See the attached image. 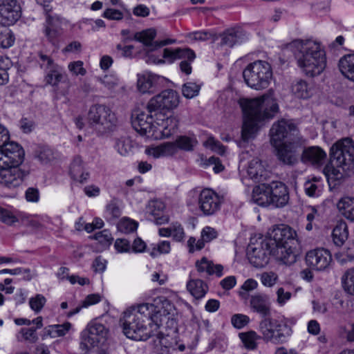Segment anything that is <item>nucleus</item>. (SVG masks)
Returning a JSON list of instances; mask_svg holds the SVG:
<instances>
[{"label":"nucleus","instance_id":"obj_1","mask_svg":"<svg viewBox=\"0 0 354 354\" xmlns=\"http://www.w3.org/2000/svg\"><path fill=\"white\" fill-rule=\"evenodd\" d=\"M174 306L165 297L154 299L153 304L143 303L124 313L121 319L124 335L129 339L145 341L158 329L173 310Z\"/></svg>","mask_w":354,"mask_h":354},{"label":"nucleus","instance_id":"obj_2","mask_svg":"<svg viewBox=\"0 0 354 354\" xmlns=\"http://www.w3.org/2000/svg\"><path fill=\"white\" fill-rule=\"evenodd\" d=\"M294 55L297 66L308 77L319 75L327 64L326 53L322 44L313 39H297L286 45Z\"/></svg>","mask_w":354,"mask_h":354},{"label":"nucleus","instance_id":"obj_3","mask_svg":"<svg viewBox=\"0 0 354 354\" xmlns=\"http://www.w3.org/2000/svg\"><path fill=\"white\" fill-rule=\"evenodd\" d=\"M240 104L243 113L241 137L245 142L255 136L261 122L273 118L279 111L276 100L270 95L244 99Z\"/></svg>","mask_w":354,"mask_h":354},{"label":"nucleus","instance_id":"obj_4","mask_svg":"<svg viewBox=\"0 0 354 354\" xmlns=\"http://www.w3.org/2000/svg\"><path fill=\"white\" fill-rule=\"evenodd\" d=\"M296 232L290 226L280 225L274 227L268 238L274 248H277L281 254V262L291 265L297 260L296 249L298 240Z\"/></svg>","mask_w":354,"mask_h":354},{"label":"nucleus","instance_id":"obj_5","mask_svg":"<svg viewBox=\"0 0 354 354\" xmlns=\"http://www.w3.org/2000/svg\"><path fill=\"white\" fill-rule=\"evenodd\" d=\"M259 330L266 342L274 344H284L292 335V328L284 319L263 318L259 324Z\"/></svg>","mask_w":354,"mask_h":354},{"label":"nucleus","instance_id":"obj_6","mask_svg":"<svg viewBox=\"0 0 354 354\" xmlns=\"http://www.w3.org/2000/svg\"><path fill=\"white\" fill-rule=\"evenodd\" d=\"M243 77L247 85L255 90L267 88L272 77L270 64L262 60L249 64L243 71Z\"/></svg>","mask_w":354,"mask_h":354},{"label":"nucleus","instance_id":"obj_7","mask_svg":"<svg viewBox=\"0 0 354 354\" xmlns=\"http://www.w3.org/2000/svg\"><path fill=\"white\" fill-rule=\"evenodd\" d=\"M272 241L268 237H260L256 243H251L247 249V257L250 263L256 268L266 266L270 259V256L274 257L281 262V254L277 248H274Z\"/></svg>","mask_w":354,"mask_h":354},{"label":"nucleus","instance_id":"obj_8","mask_svg":"<svg viewBox=\"0 0 354 354\" xmlns=\"http://www.w3.org/2000/svg\"><path fill=\"white\" fill-rule=\"evenodd\" d=\"M330 158L337 167L350 170L354 167V142L350 138L336 142L330 149Z\"/></svg>","mask_w":354,"mask_h":354},{"label":"nucleus","instance_id":"obj_9","mask_svg":"<svg viewBox=\"0 0 354 354\" xmlns=\"http://www.w3.org/2000/svg\"><path fill=\"white\" fill-rule=\"evenodd\" d=\"M88 120L93 126L111 131L117 125L118 119L111 109L104 104H94L89 109Z\"/></svg>","mask_w":354,"mask_h":354},{"label":"nucleus","instance_id":"obj_10","mask_svg":"<svg viewBox=\"0 0 354 354\" xmlns=\"http://www.w3.org/2000/svg\"><path fill=\"white\" fill-rule=\"evenodd\" d=\"M155 121V113L149 111L147 113L142 111L136 110L131 115V124L133 129L141 136L147 138H158V135L156 134L158 127Z\"/></svg>","mask_w":354,"mask_h":354},{"label":"nucleus","instance_id":"obj_11","mask_svg":"<svg viewBox=\"0 0 354 354\" xmlns=\"http://www.w3.org/2000/svg\"><path fill=\"white\" fill-rule=\"evenodd\" d=\"M180 103L178 93L173 89H166L153 97L147 105L149 112L159 113L160 110L171 111L178 107Z\"/></svg>","mask_w":354,"mask_h":354},{"label":"nucleus","instance_id":"obj_12","mask_svg":"<svg viewBox=\"0 0 354 354\" xmlns=\"http://www.w3.org/2000/svg\"><path fill=\"white\" fill-rule=\"evenodd\" d=\"M277 159L283 165L292 166L299 162L302 150V145L295 139L274 146Z\"/></svg>","mask_w":354,"mask_h":354},{"label":"nucleus","instance_id":"obj_13","mask_svg":"<svg viewBox=\"0 0 354 354\" xmlns=\"http://www.w3.org/2000/svg\"><path fill=\"white\" fill-rule=\"evenodd\" d=\"M24 154L18 143L6 142L0 147V167L19 166L24 161Z\"/></svg>","mask_w":354,"mask_h":354},{"label":"nucleus","instance_id":"obj_14","mask_svg":"<svg viewBox=\"0 0 354 354\" xmlns=\"http://www.w3.org/2000/svg\"><path fill=\"white\" fill-rule=\"evenodd\" d=\"M297 132V127L292 121L282 119L272 124L270 131V142L277 146L285 138H291Z\"/></svg>","mask_w":354,"mask_h":354},{"label":"nucleus","instance_id":"obj_15","mask_svg":"<svg viewBox=\"0 0 354 354\" xmlns=\"http://www.w3.org/2000/svg\"><path fill=\"white\" fill-rule=\"evenodd\" d=\"M108 330L101 323L91 322L82 333V337L86 346L95 347L104 342L106 338Z\"/></svg>","mask_w":354,"mask_h":354},{"label":"nucleus","instance_id":"obj_16","mask_svg":"<svg viewBox=\"0 0 354 354\" xmlns=\"http://www.w3.org/2000/svg\"><path fill=\"white\" fill-rule=\"evenodd\" d=\"M21 16V8L17 0L0 1V24L3 26L15 24Z\"/></svg>","mask_w":354,"mask_h":354},{"label":"nucleus","instance_id":"obj_17","mask_svg":"<svg viewBox=\"0 0 354 354\" xmlns=\"http://www.w3.org/2000/svg\"><path fill=\"white\" fill-rule=\"evenodd\" d=\"M198 201L199 209L206 216L216 214L221 208V200L219 196L210 189H203Z\"/></svg>","mask_w":354,"mask_h":354},{"label":"nucleus","instance_id":"obj_18","mask_svg":"<svg viewBox=\"0 0 354 354\" xmlns=\"http://www.w3.org/2000/svg\"><path fill=\"white\" fill-rule=\"evenodd\" d=\"M306 262L311 269L322 271L330 266L332 262V256L328 250L317 248L306 253Z\"/></svg>","mask_w":354,"mask_h":354},{"label":"nucleus","instance_id":"obj_19","mask_svg":"<svg viewBox=\"0 0 354 354\" xmlns=\"http://www.w3.org/2000/svg\"><path fill=\"white\" fill-rule=\"evenodd\" d=\"M28 173L19 166L0 167V184L8 188L20 185Z\"/></svg>","mask_w":354,"mask_h":354},{"label":"nucleus","instance_id":"obj_20","mask_svg":"<svg viewBox=\"0 0 354 354\" xmlns=\"http://www.w3.org/2000/svg\"><path fill=\"white\" fill-rule=\"evenodd\" d=\"M271 205L274 207H283L289 201V192L287 186L282 182L273 181L269 183Z\"/></svg>","mask_w":354,"mask_h":354},{"label":"nucleus","instance_id":"obj_21","mask_svg":"<svg viewBox=\"0 0 354 354\" xmlns=\"http://www.w3.org/2000/svg\"><path fill=\"white\" fill-rule=\"evenodd\" d=\"M156 134L161 133L164 138H169L176 132L178 120L175 116L165 117L161 112L156 113Z\"/></svg>","mask_w":354,"mask_h":354},{"label":"nucleus","instance_id":"obj_22","mask_svg":"<svg viewBox=\"0 0 354 354\" xmlns=\"http://www.w3.org/2000/svg\"><path fill=\"white\" fill-rule=\"evenodd\" d=\"M156 35L155 29L149 28L145 30L142 32H136L134 35V39L144 44L145 46L149 47V51H153L158 48L165 46L169 44H174L175 39H164L161 41H153Z\"/></svg>","mask_w":354,"mask_h":354},{"label":"nucleus","instance_id":"obj_23","mask_svg":"<svg viewBox=\"0 0 354 354\" xmlns=\"http://www.w3.org/2000/svg\"><path fill=\"white\" fill-rule=\"evenodd\" d=\"M250 306L252 312L259 314L263 318L271 314V304L269 297L263 294H254L250 297Z\"/></svg>","mask_w":354,"mask_h":354},{"label":"nucleus","instance_id":"obj_24","mask_svg":"<svg viewBox=\"0 0 354 354\" xmlns=\"http://www.w3.org/2000/svg\"><path fill=\"white\" fill-rule=\"evenodd\" d=\"M301 158L304 162L320 166L325 161L326 153L319 147H309L306 149L302 148Z\"/></svg>","mask_w":354,"mask_h":354},{"label":"nucleus","instance_id":"obj_25","mask_svg":"<svg viewBox=\"0 0 354 354\" xmlns=\"http://www.w3.org/2000/svg\"><path fill=\"white\" fill-rule=\"evenodd\" d=\"M162 57L168 62L172 63L176 59H183L189 62H193L196 57V55L192 50L188 48H176L175 49L167 48L163 50Z\"/></svg>","mask_w":354,"mask_h":354},{"label":"nucleus","instance_id":"obj_26","mask_svg":"<svg viewBox=\"0 0 354 354\" xmlns=\"http://www.w3.org/2000/svg\"><path fill=\"white\" fill-rule=\"evenodd\" d=\"M70 175L75 180L80 183H84L88 179L89 172L86 169L80 156H76L73 158L70 167Z\"/></svg>","mask_w":354,"mask_h":354},{"label":"nucleus","instance_id":"obj_27","mask_svg":"<svg viewBox=\"0 0 354 354\" xmlns=\"http://www.w3.org/2000/svg\"><path fill=\"white\" fill-rule=\"evenodd\" d=\"M247 38L245 32L240 28L227 29L221 35V44L232 47L242 43Z\"/></svg>","mask_w":354,"mask_h":354},{"label":"nucleus","instance_id":"obj_28","mask_svg":"<svg viewBox=\"0 0 354 354\" xmlns=\"http://www.w3.org/2000/svg\"><path fill=\"white\" fill-rule=\"evenodd\" d=\"M252 200L262 207L271 205L269 184H261L256 186L252 191Z\"/></svg>","mask_w":354,"mask_h":354},{"label":"nucleus","instance_id":"obj_29","mask_svg":"<svg viewBox=\"0 0 354 354\" xmlns=\"http://www.w3.org/2000/svg\"><path fill=\"white\" fill-rule=\"evenodd\" d=\"M160 77L151 73H144L138 75V89L142 93L152 92V88L156 87Z\"/></svg>","mask_w":354,"mask_h":354},{"label":"nucleus","instance_id":"obj_30","mask_svg":"<svg viewBox=\"0 0 354 354\" xmlns=\"http://www.w3.org/2000/svg\"><path fill=\"white\" fill-rule=\"evenodd\" d=\"M338 67L346 79L354 82V53L341 57L338 62Z\"/></svg>","mask_w":354,"mask_h":354},{"label":"nucleus","instance_id":"obj_31","mask_svg":"<svg viewBox=\"0 0 354 354\" xmlns=\"http://www.w3.org/2000/svg\"><path fill=\"white\" fill-rule=\"evenodd\" d=\"M196 267L199 272H206L209 275L216 274L218 277H221L223 274V267L220 264L214 265L205 257L196 261Z\"/></svg>","mask_w":354,"mask_h":354},{"label":"nucleus","instance_id":"obj_32","mask_svg":"<svg viewBox=\"0 0 354 354\" xmlns=\"http://www.w3.org/2000/svg\"><path fill=\"white\" fill-rule=\"evenodd\" d=\"M292 94L301 99H308L313 95V88L306 81L299 80L295 81L291 86Z\"/></svg>","mask_w":354,"mask_h":354},{"label":"nucleus","instance_id":"obj_33","mask_svg":"<svg viewBox=\"0 0 354 354\" xmlns=\"http://www.w3.org/2000/svg\"><path fill=\"white\" fill-rule=\"evenodd\" d=\"M187 288L196 299L203 297L208 290L207 284L201 279H192L187 282Z\"/></svg>","mask_w":354,"mask_h":354},{"label":"nucleus","instance_id":"obj_34","mask_svg":"<svg viewBox=\"0 0 354 354\" xmlns=\"http://www.w3.org/2000/svg\"><path fill=\"white\" fill-rule=\"evenodd\" d=\"M337 208L345 218L354 221V198H342L337 203Z\"/></svg>","mask_w":354,"mask_h":354},{"label":"nucleus","instance_id":"obj_35","mask_svg":"<svg viewBox=\"0 0 354 354\" xmlns=\"http://www.w3.org/2000/svg\"><path fill=\"white\" fill-rule=\"evenodd\" d=\"M64 73L61 66L59 65L53 66L49 71L46 73L44 81L46 84L52 86H57L58 84L63 80Z\"/></svg>","mask_w":354,"mask_h":354},{"label":"nucleus","instance_id":"obj_36","mask_svg":"<svg viewBox=\"0 0 354 354\" xmlns=\"http://www.w3.org/2000/svg\"><path fill=\"white\" fill-rule=\"evenodd\" d=\"M25 218V214L21 212L16 213L0 206V221L3 223L12 226L20 220Z\"/></svg>","mask_w":354,"mask_h":354},{"label":"nucleus","instance_id":"obj_37","mask_svg":"<svg viewBox=\"0 0 354 354\" xmlns=\"http://www.w3.org/2000/svg\"><path fill=\"white\" fill-rule=\"evenodd\" d=\"M348 232L347 225L344 221L337 223L333 230L332 236L334 243L337 246H341L348 239Z\"/></svg>","mask_w":354,"mask_h":354},{"label":"nucleus","instance_id":"obj_38","mask_svg":"<svg viewBox=\"0 0 354 354\" xmlns=\"http://www.w3.org/2000/svg\"><path fill=\"white\" fill-rule=\"evenodd\" d=\"M321 178L313 177L307 180L304 185L305 193L310 197L318 196L322 190Z\"/></svg>","mask_w":354,"mask_h":354},{"label":"nucleus","instance_id":"obj_39","mask_svg":"<svg viewBox=\"0 0 354 354\" xmlns=\"http://www.w3.org/2000/svg\"><path fill=\"white\" fill-rule=\"evenodd\" d=\"M71 326V325L69 322L64 323V324L48 326L44 328V334L42 338L44 339L46 336L54 338L64 336L69 330Z\"/></svg>","mask_w":354,"mask_h":354},{"label":"nucleus","instance_id":"obj_40","mask_svg":"<svg viewBox=\"0 0 354 354\" xmlns=\"http://www.w3.org/2000/svg\"><path fill=\"white\" fill-rule=\"evenodd\" d=\"M239 337L241 339L244 346L249 350H254L257 347V341L261 337L255 331L250 330L239 333Z\"/></svg>","mask_w":354,"mask_h":354},{"label":"nucleus","instance_id":"obj_41","mask_svg":"<svg viewBox=\"0 0 354 354\" xmlns=\"http://www.w3.org/2000/svg\"><path fill=\"white\" fill-rule=\"evenodd\" d=\"M263 167L258 158H255L250 161L247 173L251 179H254L255 180H259V177L261 178L263 176Z\"/></svg>","mask_w":354,"mask_h":354},{"label":"nucleus","instance_id":"obj_42","mask_svg":"<svg viewBox=\"0 0 354 354\" xmlns=\"http://www.w3.org/2000/svg\"><path fill=\"white\" fill-rule=\"evenodd\" d=\"M342 284L344 290L354 295V268L348 269L342 277Z\"/></svg>","mask_w":354,"mask_h":354},{"label":"nucleus","instance_id":"obj_43","mask_svg":"<svg viewBox=\"0 0 354 354\" xmlns=\"http://www.w3.org/2000/svg\"><path fill=\"white\" fill-rule=\"evenodd\" d=\"M36 157L43 164H47L56 158L55 151L47 146L40 147L37 152Z\"/></svg>","mask_w":354,"mask_h":354},{"label":"nucleus","instance_id":"obj_44","mask_svg":"<svg viewBox=\"0 0 354 354\" xmlns=\"http://www.w3.org/2000/svg\"><path fill=\"white\" fill-rule=\"evenodd\" d=\"M15 42V36L12 32L3 26L0 28V46L3 48H10Z\"/></svg>","mask_w":354,"mask_h":354},{"label":"nucleus","instance_id":"obj_45","mask_svg":"<svg viewBox=\"0 0 354 354\" xmlns=\"http://www.w3.org/2000/svg\"><path fill=\"white\" fill-rule=\"evenodd\" d=\"M218 236L216 230L211 227H204L201 232L200 242L198 243V248H203L205 243H209L216 239Z\"/></svg>","mask_w":354,"mask_h":354},{"label":"nucleus","instance_id":"obj_46","mask_svg":"<svg viewBox=\"0 0 354 354\" xmlns=\"http://www.w3.org/2000/svg\"><path fill=\"white\" fill-rule=\"evenodd\" d=\"M115 148L120 154L122 156H126L131 150V140L127 136H122L118 138L115 140Z\"/></svg>","mask_w":354,"mask_h":354},{"label":"nucleus","instance_id":"obj_47","mask_svg":"<svg viewBox=\"0 0 354 354\" xmlns=\"http://www.w3.org/2000/svg\"><path fill=\"white\" fill-rule=\"evenodd\" d=\"M138 223L130 218H124L118 223V229L124 234H129L136 231Z\"/></svg>","mask_w":354,"mask_h":354},{"label":"nucleus","instance_id":"obj_48","mask_svg":"<svg viewBox=\"0 0 354 354\" xmlns=\"http://www.w3.org/2000/svg\"><path fill=\"white\" fill-rule=\"evenodd\" d=\"M57 21V20H55L53 17L49 15L47 17L45 34L50 41L55 39L59 34V30L55 27Z\"/></svg>","mask_w":354,"mask_h":354},{"label":"nucleus","instance_id":"obj_49","mask_svg":"<svg viewBox=\"0 0 354 354\" xmlns=\"http://www.w3.org/2000/svg\"><path fill=\"white\" fill-rule=\"evenodd\" d=\"M19 333L21 336V339L18 337L19 341L24 340L30 344H35L39 339L36 328H34V327L23 328L20 330Z\"/></svg>","mask_w":354,"mask_h":354},{"label":"nucleus","instance_id":"obj_50","mask_svg":"<svg viewBox=\"0 0 354 354\" xmlns=\"http://www.w3.org/2000/svg\"><path fill=\"white\" fill-rule=\"evenodd\" d=\"M176 143L177 148L185 151H191L197 144V140L195 138L184 136H180L178 138H177Z\"/></svg>","mask_w":354,"mask_h":354},{"label":"nucleus","instance_id":"obj_51","mask_svg":"<svg viewBox=\"0 0 354 354\" xmlns=\"http://www.w3.org/2000/svg\"><path fill=\"white\" fill-rule=\"evenodd\" d=\"M200 86L194 82H187L183 85L182 93L186 98L191 99L198 95Z\"/></svg>","mask_w":354,"mask_h":354},{"label":"nucleus","instance_id":"obj_52","mask_svg":"<svg viewBox=\"0 0 354 354\" xmlns=\"http://www.w3.org/2000/svg\"><path fill=\"white\" fill-rule=\"evenodd\" d=\"M46 302V299L44 296L37 294L35 297L30 299L29 304L30 308L35 313H39L41 310Z\"/></svg>","mask_w":354,"mask_h":354},{"label":"nucleus","instance_id":"obj_53","mask_svg":"<svg viewBox=\"0 0 354 354\" xmlns=\"http://www.w3.org/2000/svg\"><path fill=\"white\" fill-rule=\"evenodd\" d=\"M165 209V204L160 201H152L147 206V212L152 216L160 215Z\"/></svg>","mask_w":354,"mask_h":354},{"label":"nucleus","instance_id":"obj_54","mask_svg":"<svg viewBox=\"0 0 354 354\" xmlns=\"http://www.w3.org/2000/svg\"><path fill=\"white\" fill-rule=\"evenodd\" d=\"M170 250L171 245L169 241H162L153 247L151 252V255L154 257L158 254H167L170 252Z\"/></svg>","mask_w":354,"mask_h":354},{"label":"nucleus","instance_id":"obj_55","mask_svg":"<svg viewBox=\"0 0 354 354\" xmlns=\"http://www.w3.org/2000/svg\"><path fill=\"white\" fill-rule=\"evenodd\" d=\"M232 324L236 328H242L250 322L248 315L243 314H235L231 318Z\"/></svg>","mask_w":354,"mask_h":354},{"label":"nucleus","instance_id":"obj_56","mask_svg":"<svg viewBox=\"0 0 354 354\" xmlns=\"http://www.w3.org/2000/svg\"><path fill=\"white\" fill-rule=\"evenodd\" d=\"M277 279V274L273 272H265L261 274V281L265 286L271 287L274 286Z\"/></svg>","mask_w":354,"mask_h":354},{"label":"nucleus","instance_id":"obj_57","mask_svg":"<svg viewBox=\"0 0 354 354\" xmlns=\"http://www.w3.org/2000/svg\"><path fill=\"white\" fill-rule=\"evenodd\" d=\"M93 239L98 241L99 243L104 245H110L113 240L111 234L107 230H104L101 232H97L94 234Z\"/></svg>","mask_w":354,"mask_h":354},{"label":"nucleus","instance_id":"obj_58","mask_svg":"<svg viewBox=\"0 0 354 354\" xmlns=\"http://www.w3.org/2000/svg\"><path fill=\"white\" fill-rule=\"evenodd\" d=\"M38 62L41 68L44 69L46 73L53 68V66L57 65L51 57L41 53L39 54Z\"/></svg>","mask_w":354,"mask_h":354},{"label":"nucleus","instance_id":"obj_59","mask_svg":"<svg viewBox=\"0 0 354 354\" xmlns=\"http://www.w3.org/2000/svg\"><path fill=\"white\" fill-rule=\"evenodd\" d=\"M205 145L209 147L212 151L218 153L220 155H223L225 152V147L218 140L214 138H209Z\"/></svg>","mask_w":354,"mask_h":354},{"label":"nucleus","instance_id":"obj_60","mask_svg":"<svg viewBox=\"0 0 354 354\" xmlns=\"http://www.w3.org/2000/svg\"><path fill=\"white\" fill-rule=\"evenodd\" d=\"M39 198V191L36 187H28L25 192V198L28 202L37 203Z\"/></svg>","mask_w":354,"mask_h":354},{"label":"nucleus","instance_id":"obj_61","mask_svg":"<svg viewBox=\"0 0 354 354\" xmlns=\"http://www.w3.org/2000/svg\"><path fill=\"white\" fill-rule=\"evenodd\" d=\"M171 236L176 241H181L185 237V232L183 227L179 223H174L171 225Z\"/></svg>","mask_w":354,"mask_h":354},{"label":"nucleus","instance_id":"obj_62","mask_svg":"<svg viewBox=\"0 0 354 354\" xmlns=\"http://www.w3.org/2000/svg\"><path fill=\"white\" fill-rule=\"evenodd\" d=\"M114 247L118 252H129L131 248L130 242L125 239H117Z\"/></svg>","mask_w":354,"mask_h":354},{"label":"nucleus","instance_id":"obj_63","mask_svg":"<svg viewBox=\"0 0 354 354\" xmlns=\"http://www.w3.org/2000/svg\"><path fill=\"white\" fill-rule=\"evenodd\" d=\"M324 174L328 178L338 179L341 174L338 169L335 168L332 164H327L324 168Z\"/></svg>","mask_w":354,"mask_h":354},{"label":"nucleus","instance_id":"obj_64","mask_svg":"<svg viewBox=\"0 0 354 354\" xmlns=\"http://www.w3.org/2000/svg\"><path fill=\"white\" fill-rule=\"evenodd\" d=\"M68 69L76 75H84L86 74V70L83 67V62L82 61L70 63L68 64Z\"/></svg>","mask_w":354,"mask_h":354}]
</instances>
